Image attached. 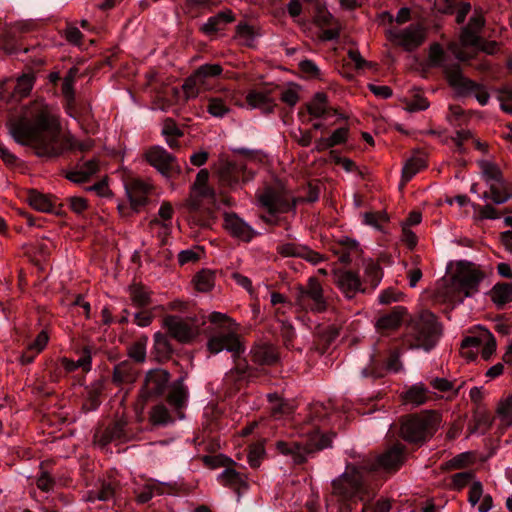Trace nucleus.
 Instances as JSON below:
<instances>
[{
    "label": "nucleus",
    "mask_w": 512,
    "mask_h": 512,
    "mask_svg": "<svg viewBox=\"0 0 512 512\" xmlns=\"http://www.w3.org/2000/svg\"><path fill=\"white\" fill-rule=\"evenodd\" d=\"M31 113V120L21 118L10 121L8 128L17 143L31 146L37 156L53 158L64 151L86 152L93 148L94 141L90 138L79 141L71 134L60 138L59 123L47 105L35 102Z\"/></svg>",
    "instance_id": "nucleus-1"
},
{
    "label": "nucleus",
    "mask_w": 512,
    "mask_h": 512,
    "mask_svg": "<svg viewBox=\"0 0 512 512\" xmlns=\"http://www.w3.org/2000/svg\"><path fill=\"white\" fill-rule=\"evenodd\" d=\"M441 335L442 325L436 315L429 310H423L407 323L403 343L409 349L430 351Z\"/></svg>",
    "instance_id": "nucleus-2"
},
{
    "label": "nucleus",
    "mask_w": 512,
    "mask_h": 512,
    "mask_svg": "<svg viewBox=\"0 0 512 512\" xmlns=\"http://www.w3.org/2000/svg\"><path fill=\"white\" fill-rule=\"evenodd\" d=\"M369 476L365 468L349 465L342 475L333 480V494L344 501L368 502L376 493L370 485Z\"/></svg>",
    "instance_id": "nucleus-3"
},
{
    "label": "nucleus",
    "mask_w": 512,
    "mask_h": 512,
    "mask_svg": "<svg viewBox=\"0 0 512 512\" xmlns=\"http://www.w3.org/2000/svg\"><path fill=\"white\" fill-rule=\"evenodd\" d=\"M441 414L436 410H424L404 416L400 425L401 438L416 446H422L439 429Z\"/></svg>",
    "instance_id": "nucleus-4"
},
{
    "label": "nucleus",
    "mask_w": 512,
    "mask_h": 512,
    "mask_svg": "<svg viewBox=\"0 0 512 512\" xmlns=\"http://www.w3.org/2000/svg\"><path fill=\"white\" fill-rule=\"evenodd\" d=\"M484 272L474 263L460 261L451 278V288L455 298L462 302L464 298L472 297L479 292V285L484 279Z\"/></svg>",
    "instance_id": "nucleus-5"
},
{
    "label": "nucleus",
    "mask_w": 512,
    "mask_h": 512,
    "mask_svg": "<svg viewBox=\"0 0 512 512\" xmlns=\"http://www.w3.org/2000/svg\"><path fill=\"white\" fill-rule=\"evenodd\" d=\"M331 442L332 439L329 435L316 434L306 444L297 441L279 440L276 442L275 447L280 454L291 457L294 464L301 465L307 461L308 455L330 447Z\"/></svg>",
    "instance_id": "nucleus-6"
},
{
    "label": "nucleus",
    "mask_w": 512,
    "mask_h": 512,
    "mask_svg": "<svg viewBox=\"0 0 512 512\" xmlns=\"http://www.w3.org/2000/svg\"><path fill=\"white\" fill-rule=\"evenodd\" d=\"M443 71L448 84L457 92L458 95H468L475 93L477 101L481 105H486L490 95L485 87L475 81L465 77L459 64H447L443 66Z\"/></svg>",
    "instance_id": "nucleus-7"
},
{
    "label": "nucleus",
    "mask_w": 512,
    "mask_h": 512,
    "mask_svg": "<svg viewBox=\"0 0 512 512\" xmlns=\"http://www.w3.org/2000/svg\"><path fill=\"white\" fill-rule=\"evenodd\" d=\"M170 373L164 369L149 370L143 384L139 390L138 400L142 404V409L149 402H155L161 399L168 390Z\"/></svg>",
    "instance_id": "nucleus-8"
},
{
    "label": "nucleus",
    "mask_w": 512,
    "mask_h": 512,
    "mask_svg": "<svg viewBox=\"0 0 512 512\" xmlns=\"http://www.w3.org/2000/svg\"><path fill=\"white\" fill-rule=\"evenodd\" d=\"M295 300L297 305L314 312H323L327 309L323 288L315 277H310L306 286L295 287Z\"/></svg>",
    "instance_id": "nucleus-9"
},
{
    "label": "nucleus",
    "mask_w": 512,
    "mask_h": 512,
    "mask_svg": "<svg viewBox=\"0 0 512 512\" xmlns=\"http://www.w3.org/2000/svg\"><path fill=\"white\" fill-rule=\"evenodd\" d=\"M427 38V30L420 23H412L403 29H390L388 39L407 52L419 48Z\"/></svg>",
    "instance_id": "nucleus-10"
},
{
    "label": "nucleus",
    "mask_w": 512,
    "mask_h": 512,
    "mask_svg": "<svg viewBox=\"0 0 512 512\" xmlns=\"http://www.w3.org/2000/svg\"><path fill=\"white\" fill-rule=\"evenodd\" d=\"M217 175L221 185L229 188H235L239 183H246L254 177V173L247 169L244 162L232 160H221Z\"/></svg>",
    "instance_id": "nucleus-11"
},
{
    "label": "nucleus",
    "mask_w": 512,
    "mask_h": 512,
    "mask_svg": "<svg viewBox=\"0 0 512 512\" xmlns=\"http://www.w3.org/2000/svg\"><path fill=\"white\" fill-rule=\"evenodd\" d=\"M162 327L181 344L191 343L198 334L197 326L190 319L178 315H166L162 319Z\"/></svg>",
    "instance_id": "nucleus-12"
},
{
    "label": "nucleus",
    "mask_w": 512,
    "mask_h": 512,
    "mask_svg": "<svg viewBox=\"0 0 512 512\" xmlns=\"http://www.w3.org/2000/svg\"><path fill=\"white\" fill-rule=\"evenodd\" d=\"M211 195H202L199 191H193L189 194L184 208L187 214V220L190 225L199 227H208L212 219L213 211L204 205L203 199Z\"/></svg>",
    "instance_id": "nucleus-13"
},
{
    "label": "nucleus",
    "mask_w": 512,
    "mask_h": 512,
    "mask_svg": "<svg viewBox=\"0 0 512 512\" xmlns=\"http://www.w3.org/2000/svg\"><path fill=\"white\" fill-rule=\"evenodd\" d=\"M145 159L166 178H172L181 173L176 157L161 146L149 148L145 153Z\"/></svg>",
    "instance_id": "nucleus-14"
},
{
    "label": "nucleus",
    "mask_w": 512,
    "mask_h": 512,
    "mask_svg": "<svg viewBox=\"0 0 512 512\" xmlns=\"http://www.w3.org/2000/svg\"><path fill=\"white\" fill-rule=\"evenodd\" d=\"M259 203L269 214L287 213L297 206L296 198L290 197L284 192L267 188L258 197Z\"/></svg>",
    "instance_id": "nucleus-15"
},
{
    "label": "nucleus",
    "mask_w": 512,
    "mask_h": 512,
    "mask_svg": "<svg viewBox=\"0 0 512 512\" xmlns=\"http://www.w3.org/2000/svg\"><path fill=\"white\" fill-rule=\"evenodd\" d=\"M333 283L347 299H353L357 293H369L368 287L363 285L359 274L351 270L335 269Z\"/></svg>",
    "instance_id": "nucleus-16"
},
{
    "label": "nucleus",
    "mask_w": 512,
    "mask_h": 512,
    "mask_svg": "<svg viewBox=\"0 0 512 512\" xmlns=\"http://www.w3.org/2000/svg\"><path fill=\"white\" fill-rule=\"evenodd\" d=\"M207 349L212 354L226 350L232 354L233 358L240 356L245 351L239 336L232 331L218 332L211 336L207 342Z\"/></svg>",
    "instance_id": "nucleus-17"
},
{
    "label": "nucleus",
    "mask_w": 512,
    "mask_h": 512,
    "mask_svg": "<svg viewBox=\"0 0 512 512\" xmlns=\"http://www.w3.org/2000/svg\"><path fill=\"white\" fill-rule=\"evenodd\" d=\"M224 228L234 238H238L244 242H250L256 232L251 226L245 223L236 213H224Z\"/></svg>",
    "instance_id": "nucleus-18"
},
{
    "label": "nucleus",
    "mask_w": 512,
    "mask_h": 512,
    "mask_svg": "<svg viewBox=\"0 0 512 512\" xmlns=\"http://www.w3.org/2000/svg\"><path fill=\"white\" fill-rule=\"evenodd\" d=\"M233 359L234 367L225 374L224 382L227 386L239 390L252 376L253 369L250 367L246 359L240 358V356Z\"/></svg>",
    "instance_id": "nucleus-19"
},
{
    "label": "nucleus",
    "mask_w": 512,
    "mask_h": 512,
    "mask_svg": "<svg viewBox=\"0 0 512 512\" xmlns=\"http://www.w3.org/2000/svg\"><path fill=\"white\" fill-rule=\"evenodd\" d=\"M252 361L262 366L276 365L280 360L278 347L268 342L255 344L251 349Z\"/></svg>",
    "instance_id": "nucleus-20"
},
{
    "label": "nucleus",
    "mask_w": 512,
    "mask_h": 512,
    "mask_svg": "<svg viewBox=\"0 0 512 512\" xmlns=\"http://www.w3.org/2000/svg\"><path fill=\"white\" fill-rule=\"evenodd\" d=\"M406 447L395 444L378 457V464L386 471H397L405 462Z\"/></svg>",
    "instance_id": "nucleus-21"
},
{
    "label": "nucleus",
    "mask_w": 512,
    "mask_h": 512,
    "mask_svg": "<svg viewBox=\"0 0 512 512\" xmlns=\"http://www.w3.org/2000/svg\"><path fill=\"white\" fill-rule=\"evenodd\" d=\"M127 422L119 419L111 423L103 430H98L94 434V442L104 447L115 440L126 438L125 427Z\"/></svg>",
    "instance_id": "nucleus-22"
},
{
    "label": "nucleus",
    "mask_w": 512,
    "mask_h": 512,
    "mask_svg": "<svg viewBox=\"0 0 512 512\" xmlns=\"http://www.w3.org/2000/svg\"><path fill=\"white\" fill-rule=\"evenodd\" d=\"M235 21V16L230 9H226L208 18V20L199 28L200 32L206 36H214L223 31L227 24Z\"/></svg>",
    "instance_id": "nucleus-23"
},
{
    "label": "nucleus",
    "mask_w": 512,
    "mask_h": 512,
    "mask_svg": "<svg viewBox=\"0 0 512 512\" xmlns=\"http://www.w3.org/2000/svg\"><path fill=\"white\" fill-rule=\"evenodd\" d=\"M407 314V309L403 306H395L389 313L380 316L376 323L375 328L380 333L395 331L400 326Z\"/></svg>",
    "instance_id": "nucleus-24"
},
{
    "label": "nucleus",
    "mask_w": 512,
    "mask_h": 512,
    "mask_svg": "<svg viewBox=\"0 0 512 512\" xmlns=\"http://www.w3.org/2000/svg\"><path fill=\"white\" fill-rule=\"evenodd\" d=\"M187 400V388L184 386L182 379H178L168 390V393L166 394V402L172 410L176 411L179 417L182 418L184 415L181 410L186 406Z\"/></svg>",
    "instance_id": "nucleus-25"
},
{
    "label": "nucleus",
    "mask_w": 512,
    "mask_h": 512,
    "mask_svg": "<svg viewBox=\"0 0 512 512\" xmlns=\"http://www.w3.org/2000/svg\"><path fill=\"white\" fill-rule=\"evenodd\" d=\"M127 194L132 208L135 211L147 203L150 187L148 184L139 179L132 180L126 186Z\"/></svg>",
    "instance_id": "nucleus-26"
},
{
    "label": "nucleus",
    "mask_w": 512,
    "mask_h": 512,
    "mask_svg": "<svg viewBox=\"0 0 512 512\" xmlns=\"http://www.w3.org/2000/svg\"><path fill=\"white\" fill-rule=\"evenodd\" d=\"M401 399L406 405L418 407L430 401L432 394L423 383H416L401 394Z\"/></svg>",
    "instance_id": "nucleus-27"
},
{
    "label": "nucleus",
    "mask_w": 512,
    "mask_h": 512,
    "mask_svg": "<svg viewBox=\"0 0 512 512\" xmlns=\"http://www.w3.org/2000/svg\"><path fill=\"white\" fill-rule=\"evenodd\" d=\"M138 370L130 361H122L114 366L112 382L116 385L131 384L138 377Z\"/></svg>",
    "instance_id": "nucleus-28"
},
{
    "label": "nucleus",
    "mask_w": 512,
    "mask_h": 512,
    "mask_svg": "<svg viewBox=\"0 0 512 512\" xmlns=\"http://www.w3.org/2000/svg\"><path fill=\"white\" fill-rule=\"evenodd\" d=\"M382 277L383 271L379 263L372 259L364 261V280L362 283L368 287L369 293L378 287Z\"/></svg>",
    "instance_id": "nucleus-29"
},
{
    "label": "nucleus",
    "mask_w": 512,
    "mask_h": 512,
    "mask_svg": "<svg viewBox=\"0 0 512 512\" xmlns=\"http://www.w3.org/2000/svg\"><path fill=\"white\" fill-rule=\"evenodd\" d=\"M246 102L251 108L262 109L264 113H272L276 104L269 92L252 90L246 95Z\"/></svg>",
    "instance_id": "nucleus-30"
},
{
    "label": "nucleus",
    "mask_w": 512,
    "mask_h": 512,
    "mask_svg": "<svg viewBox=\"0 0 512 512\" xmlns=\"http://www.w3.org/2000/svg\"><path fill=\"white\" fill-rule=\"evenodd\" d=\"M219 479L224 486L233 489L238 494L248 488L246 477L232 468L225 469L219 476Z\"/></svg>",
    "instance_id": "nucleus-31"
},
{
    "label": "nucleus",
    "mask_w": 512,
    "mask_h": 512,
    "mask_svg": "<svg viewBox=\"0 0 512 512\" xmlns=\"http://www.w3.org/2000/svg\"><path fill=\"white\" fill-rule=\"evenodd\" d=\"M489 187L490 198L495 204H503L512 198V184L506 182L503 177L491 182Z\"/></svg>",
    "instance_id": "nucleus-32"
},
{
    "label": "nucleus",
    "mask_w": 512,
    "mask_h": 512,
    "mask_svg": "<svg viewBox=\"0 0 512 512\" xmlns=\"http://www.w3.org/2000/svg\"><path fill=\"white\" fill-rule=\"evenodd\" d=\"M148 419L153 426H166L174 422L173 415L163 402L151 407Z\"/></svg>",
    "instance_id": "nucleus-33"
},
{
    "label": "nucleus",
    "mask_w": 512,
    "mask_h": 512,
    "mask_svg": "<svg viewBox=\"0 0 512 512\" xmlns=\"http://www.w3.org/2000/svg\"><path fill=\"white\" fill-rule=\"evenodd\" d=\"M129 295L132 304L137 308H144L151 304L152 292L140 283H133L129 286Z\"/></svg>",
    "instance_id": "nucleus-34"
},
{
    "label": "nucleus",
    "mask_w": 512,
    "mask_h": 512,
    "mask_svg": "<svg viewBox=\"0 0 512 512\" xmlns=\"http://www.w3.org/2000/svg\"><path fill=\"white\" fill-rule=\"evenodd\" d=\"M490 297L498 308L512 302V283H497L490 291Z\"/></svg>",
    "instance_id": "nucleus-35"
},
{
    "label": "nucleus",
    "mask_w": 512,
    "mask_h": 512,
    "mask_svg": "<svg viewBox=\"0 0 512 512\" xmlns=\"http://www.w3.org/2000/svg\"><path fill=\"white\" fill-rule=\"evenodd\" d=\"M232 99L228 96H214L208 99L207 112L213 117L222 118L228 114L231 109Z\"/></svg>",
    "instance_id": "nucleus-36"
},
{
    "label": "nucleus",
    "mask_w": 512,
    "mask_h": 512,
    "mask_svg": "<svg viewBox=\"0 0 512 512\" xmlns=\"http://www.w3.org/2000/svg\"><path fill=\"white\" fill-rule=\"evenodd\" d=\"M170 336L162 332L154 334V350L161 360H168L174 353V348L169 340Z\"/></svg>",
    "instance_id": "nucleus-37"
},
{
    "label": "nucleus",
    "mask_w": 512,
    "mask_h": 512,
    "mask_svg": "<svg viewBox=\"0 0 512 512\" xmlns=\"http://www.w3.org/2000/svg\"><path fill=\"white\" fill-rule=\"evenodd\" d=\"M308 113L316 118L329 114L330 111L337 113L336 109L327 107V95L323 92H318L314 95L312 101L307 105Z\"/></svg>",
    "instance_id": "nucleus-38"
},
{
    "label": "nucleus",
    "mask_w": 512,
    "mask_h": 512,
    "mask_svg": "<svg viewBox=\"0 0 512 512\" xmlns=\"http://www.w3.org/2000/svg\"><path fill=\"white\" fill-rule=\"evenodd\" d=\"M267 400L270 403V413L275 418L292 413V406L278 393H269Z\"/></svg>",
    "instance_id": "nucleus-39"
},
{
    "label": "nucleus",
    "mask_w": 512,
    "mask_h": 512,
    "mask_svg": "<svg viewBox=\"0 0 512 512\" xmlns=\"http://www.w3.org/2000/svg\"><path fill=\"white\" fill-rule=\"evenodd\" d=\"M117 483L115 481H102L99 488L92 490L88 494L89 501H108L111 500L116 493Z\"/></svg>",
    "instance_id": "nucleus-40"
},
{
    "label": "nucleus",
    "mask_w": 512,
    "mask_h": 512,
    "mask_svg": "<svg viewBox=\"0 0 512 512\" xmlns=\"http://www.w3.org/2000/svg\"><path fill=\"white\" fill-rule=\"evenodd\" d=\"M78 72L79 70L77 67H71L63 79L61 90L64 98L66 99L69 105H73L75 102L74 82L76 80Z\"/></svg>",
    "instance_id": "nucleus-41"
},
{
    "label": "nucleus",
    "mask_w": 512,
    "mask_h": 512,
    "mask_svg": "<svg viewBox=\"0 0 512 512\" xmlns=\"http://www.w3.org/2000/svg\"><path fill=\"white\" fill-rule=\"evenodd\" d=\"M426 167V161L422 157H412L405 163L402 170V181L407 183L419 171Z\"/></svg>",
    "instance_id": "nucleus-42"
},
{
    "label": "nucleus",
    "mask_w": 512,
    "mask_h": 512,
    "mask_svg": "<svg viewBox=\"0 0 512 512\" xmlns=\"http://www.w3.org/2000/svg\"><path fill=\"white\" fill-rule=\"evenodd\" d=\"M35 74L33 72L24 73L17 78V83L14 88V94L23 98L27 97L35 83Z\"/></svg>",
    "instance_id": "nucleus-43"
},
{
    "label": "nucleus",
    "mask_w": 512,
    "mask_h": 512,
    "mask_svg": "<svg viewBox=\"0 0 512 512\" xmlns=\"http://www.w3.org/2000/svg\"><path fill=\"white\" fill-rule=\"evenodd\" d=\"M204 85L202 82L196 77L194 73H192L189 77H187L182 85V90L184 93L185 100L196 98L201 90V87Z\"/></svg>",
    "instance_id": "nucleus-44"
},
{
    "label": "nucleus",
    "mask_w": 512,
    "mask_h": 512,
    "mask_svg": "<svg viewBox=\"0 0 512 512\" xmlns=\"http://www.w3.org/2000/svg\"><path fill=\"white\" fill-rule=\"evenodd\" d=\"M223 68L220 64H203L199 66L193 73L205 85L208 78H215L221 75Z\"/></svg>",
    "instance_id": "nucleus-45"
},
{
    "label": "nucleus",
    "mask_w": 512,
    "mask_h": 512,
    "mask_svg": "<svg viewBox=\"0 0 512 512\" xmlns=\"http://www.w3.org/2000/svg\"><path fill=\"white\" fill-rule=\"evenodd\" d=\"M28 200L29 204L38 211L50 212L52 210L53 205L50 198L35 190L30 191Z\"/></svg>",
    "instance_id": "nucleus-46"
},
{
    "label": "nucleus",
    "mask_w": 512,
    "mask_h": 512,
    "mask_svg": "<svg viewBox=\"0 0 512 512\" xmlns=\"http://www.w3.org/2000/svg\"><path fill=\"white\" fill-rule=\"evenodd\" d=\"M173 213L172 205L169 202H163L159 208L158 215L164 222L159 219H153L150 221V226H161L166 230V233H169L171 224L166 223V221L171 220Z\"/></svg>",
    "instance_id": "nucleus-47"
},
{
    "label": "nucleus",
    "mask_w": 512,
    "mask_h": 512,
    "mask_svg": "<svg viewBox=\"0 0 512 512\" xmlns=\"http://www.w3.org/2000/svg\"><path fill=\"white\" fill-rule=\"evenodd\" d=\"M265 456L264 441H259L249 445L248 448V463L252 468H258L262 459Z\"/></svg>",
    "instance_id": "nucleus-48"
},
{
    "label": "nucleus",
    "mask_w": 512,
    "mask_h": 512,
    "mask_svg": "<svg viewBox=\"0 0 512 512\" xmlns=\"http://www.w3.org/2000/svg\"><path fill=\"white\" fill-rule=\"evenodd\" d=\"M497 415L502 423L507 426L512 425V393L499 401Z\"/></svg>",
    "instance_id": "nucleus-49"
},
{
    "label": "nucleus",
    "mask_w": 512,
    "mask_h": 512,
    "mask_svg": "<svg viewBox=\"0 0 512 512\" xmlns=\"http://www.w3.org/2000/svg\"><path fill=\"white\" fill-rule=\"evenodd\" d=\"M209 179V171L207 169H201L197 175L196 179L191 187L193 191H199L202 195H211L214 196V190L207 186V182Z\"/></svg>",
    "instance_id": "nucleus-50"
},
{
    "label": "nucleus",
    "mask_w": 512,
    "mask_h": 512,
    "mask_svg": "<svg viewBox=\"0 0 512 512\" xmlns=\"http://www.w3.org/2000/svg\"><path fill=\"white\" fill-rule=\"evenodd\" d=\"M1 49L6 54H13L20 50L16 39V32L12 29L3 32L1 36Z\"/></svg>",
    "instance_id": "nucleus-51"
},
{
    "label": "nucleus",
    "mask_w": 512,
    "mask_h": 512,
    "mask_svg": "<svg viewBox=\"0 0 512 512\" xmlns=\"http://www.w3.org/2000/svg\"><path fill=\"white\" fill-rule=\"evenodd\" d=\"M257 35L258 32L255 27L247 24L246 22H240L236 26V36L243 39L246 46H252Z\"/></svg>",
    "instance_id": "nucleus-52"
},
{
    "label": "nucleus",
    "mask_w": 512,
    "mask_h": 512,
    "mask_svg": "<svg viewBox=\"0 0 512 512\" xmlns=\"http://www.w3.org/2000/svg\"><path fill=\"white\" fill-rule=\"evenodd\" d=\"M195 287L200 292H208L214 286V275L210 271L202 270L195 278Z\"/></svg>",
    "instance_id": "nucleus-53"
},
{
    "label": "nucleus",
    "mask_w": 512,
    "mask_h": 512,
    "mask_svg": "<svg viewBox=\"0 0 512 512\" xmlns=\"http://www.w3.org/2000/svg\"><path fill=\"white\" fill-rule=\"evenodd\" d=\"M146 343L147 338H144L131 344L128 348L129 357L138 363L144 362L146 359Z\"/></svg>",
    "instance_id": "nucleus-54"
},
{
    "label": "nucleus",
    "mask_w": 512,
    "mask_h": 512,
    "mask_svg": "<svg viewBox=\"0 0 512 512\" xmlns=\"http://www.w3.org/2000/svg\"><path fill=\"white\" fill-rule=\"evenodd\" d=\"M478 34V32L464 26L459 37L461 45L464 47H478L481 41Z\"/></svg>",
    "instance_id": "nucleus-55"
},
{
    "label": "nucleus",
    "mask_w": 512,
    "mask_h": 512,
    "mask_svg": "<svg viewBox=\"0 0 512 512\" xmlns=\"http://www.w3.org/2000/svg\"><path fill=\"white\" fill-rule=\"evenodd\" d=\"M280 335L282 338L283 345L287 349L294 348L293 341L295 338V330L292 324L288 320H281L280 323Z\"/></svg>",
    "instance_id": "nucleus-56"
},
{
    "label": "nucleus",
    "mask_w": 512,
    "mask_h": 512,
    "mask_svg": "<svg viewBox=\"0 0 512 512\" xmlns=\"http://www.w3.org/2000/svg\"><path fill=\"white\" fill-rule=\"evenodd\" d=\"M162 493L161 488L156 484H146L136 493V501L140 504L147 503L152 499L154 493Z\"/></svg>",
    "instance_id": "nucleus-57"
},
{
    "label": "nucleus",
    "mask_w": 512,
    "mask_h": 512,
    "mask_svg": "<svg viewBox=\"0 0 512 512\" xmlns=\"http://www.w3.org/2000/svg\"><path fill=\"white\" fill-rule=\"evenodd\" d=\"M481 168L483 172V176L485 180L490 184L491 182H496L502 178V173L499 168L490 162H482Z\"/></svg>",
    "instance_id": "nucleus-58"
},
{
    "label": "nucleus",
    "mask_w": 512,
    "mask_h": 512,
    "mask_svg": "<svg viewBox=\"0 0 512 512\" xmlns=\"http://www.w3.org/2000/svg\"><path fill=\"white\" fill-rule=\"evenodd\" d=\"M428 107V100L420 94H415L413 98L406 103V110L409 112L426 110Z\"/></svg>",
    "instance_id": "nucleus-59"
},
{
    "label": "nucleus",
    "mask_w": 512,
    "mask_h": 512,
    "mask_svg": "<svg viewBox=\"0 0 512 512\" xmlns=\"http://www.w3.org/2000/svg\"><path fill=\"white\" fill-rule=\"evenodd\" d=\"M299 70L309 78H320V70L317 65L309 60L305 59L299 62Z\"/></svg>",
    "instance_id": "nucleus-60"
},
{
    "label": "nucleus",
    "mask_w": 512,
    "mask_h": 512,
    "mask_svg": "<svg viewBox=\"0 0 512 512\" xmlns=\"http://www.w3.org/2000/svg\"><path fill=\"white\" fill-rule=\"evenodd\" d=\"M302 247L296 243H284L277 247V252L283 257H300Z\"/></svg>",
    "instance_id": "nucleus-61"
},
{
    "label": "nucleus",
    "mask_w": 512,
    "mask_h": 512,
    "mask_svg": "<svg viewBox=\"0 0 512 512\" xmlns=\"http://www.w3.org/2000/svg\"><path fill=\"white\" fill-rule=\"evenodd\" d=\"M162 134L164 136L183 137L184 132L177 126L172 118H166L163 122Z\"/></svg>",
    "instance_id": "nucleus-62"
},
{
    "label": "nucleus",
    "mask_w": 512,
    "mask_h": 512,
    "mask_svg": "<svg viewBox=\"0 0 512 512\" xmlns=\"http://www.w3.org/2000/svg\"><path fill=\"white\" fill-rule=\"evenodd\" d=\"M429 61L433 66H439L444 57V50L439 43H432L429 47Z\"/></svg>",
    "instance_id": "nucleus-63"
},
{
    "label": "nucleus",
    "mask_w": 512,
    "mask_h": 512,
    "mask_svg": "<svg viewBox=\"0 0 512 512\" xmlns=\"http://www.w3.org/2000/svg\"><path fill=\"white\" fill-rule=\"evenodd\" d=\"M299 258H302V259H305L306 261L316 265L322 261H324L326 258L324 257V255L320 254L319 252L317 251H314L312 249H310L309 247L307 246H304L302 247L301 249V252H300V257Z\"/></svg>",
    "instance_id": "nucleus-64"
}]
</instances>
